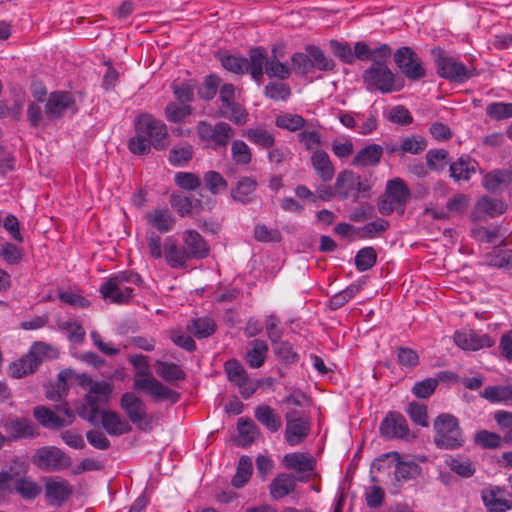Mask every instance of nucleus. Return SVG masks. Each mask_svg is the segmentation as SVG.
Wrapping results in <instances>:
<instances>
[{
  "mask_svg": "<svg viewBox=\"0 0 512 512\" xmlns=\"http://www.w3.org/2000/svg\"><path fill=\"white\" fill-rule=\"evenodd\" d=\"M184 249L191 258L203 259L209 254V247L203 237L195 230L188 229L183 232L182 236Z\"/></svg>",
  "mask_w": 512,
  "mask_h": 512,
  "instance_id": "obj_21",
  "label": "nucleus"
},
{
  "mask_svg": "<svg viewBox=\"0 0 512 512\" xmlns=\"http://www.w3.org/2000/svg\"><path fill=\"white\" fill-rule=\"evenodd\" d=\"M196 134L205 147L213 150L225 149L235 136L230 124L219 121L211 123L207 120L199 121L196 125Z\"/></svg>",
  "mask_w": 512,
  "mask_h": 512,
  "instance_id": "obj_2",
  "label": "nucleus"
},
{
  "mask_svg": "<svg viewBox=\"0 0 512 512\" xmlns=\"http://www.w3.org/2000/svg\"><path fill=\"white\" fill-rule=\"evenodd\" d=\"M305 51L310 55L313 71L319 70L323 72L333 71L335 68V62L333 59L327 57L324 51L315 46L308 45L305 48Z\"/></svg>",
  "mask_w": 512,
  "mask_h": 512,
  "instance_id": "obj_36",
  "label": "nucleus"
},
{
  "mask_svg": "<svg viewBox=\"0 0 512 512\" xmlns=\"http://www.w3.org/2000/svg\"><path fill=\"white\" fill-rule=\"evenodd\" d=\"M223 116L236 125H244L248 121V112L236 102L223 108Z\"/></svg>",
  "mask_w": 512,
  "mask_h": 512,
  "instance_id": "obj_61",
  "label": "nucleus"
},
{
  "mask_svg": "<svg viewBox=\"0 0 512 512\" xmlns=\"http://www.w3.org/2000/svg\"><path fill=\"white\" fill-rule=\"evenodd\" d=\"M436 54V51H433ZM439 76L455 83H463L477 75L475 68L466 67L454 57L445 55L441 50L437 51L435 59Z\"/></svg>",
  "mask_w": 512,
  "mask_h": 512,
  "instance_id": "obj_7",
  "label": "nucleus"
},
{
  "mask_svg": "<svg viewBox=\"0 0 512 512\" xmlns=\"http://www.w3.org/2000/svg\"><path fill=\"white\" fill-rule=\"evenodd\" d=\"M283 462L288 469H294L298 472H311L316 465L315 459L304 453L286 454Z\"/></svg>",
  "mask_w": 512,
  "mask_h": 512,
  "instance_id": "obj_32",
  "label": "nucleus"
},
{
  "mask_svg": "<svg viewBox=\"0 0 512 512\" xmlns=\"http://www.w3.org/2000/svg\"><path fill=\"white\" fill-rule=\"evenodd\" d=\"M232 159L236 164L247 165L251 162L252 154L249 146L242 140H235L231 145Z\"/></svg>",
  "mask_w": 512,
  "mask_h": 512,
  "instance_id": "obj_60",
  "label": "nucleus"
},
{
  "mask_svg": "<svg viewBox=\"0 0 512 512\" xmlns=\"http://www.w3.org/2000/svg\"><path fill=\"white\" fill-rule=\"evenodd\" d=\"M244 136L252 143L266 149L272 148L275 142L273 134L263 127L249 128Z\"/></svg>",
  "mask_w": 512,
  "mask_h": 512,
  "instance_id": "obj_44",
  "label": "nucleus"
},
{
  "mask_svg": "<svg viewBox=\"0 0 512 512\" xmlns=\"http://www.w3.org/2000/svg\"><path fill=\"white\" fill-rule=\"evenodd\" d=\"M377 260V254L373 247H365L358 251L355 256L356 268L363 272L372 268Z\"/></svg>",
  "mask_w": 512,
  "mask_h": 512,
  "instance_id": "obj_56",
  "label": "nucleus"
},
{
  "mask_svg": "<svg viewBox=\"0 0 512 512\" xmlns=\"http://www.w3.org/2000/svg\"><path fill=\"white\" fill-rule=\"evenodd\" d=\"M135 132L128 143L133 154L145 155L150 152L151 146L163 150L169 144L167 126L151 114H141L136 118Z\"/></svg>",
  "mask_w": 512,
  "mask_h": 512,
  "instance_id": "obj_1",
  "label": "nucleus"
},
{
  "mask_svg": "<svg viewBox=\"0 0 512 512\" xmlns=\"http://www.w3.org/2000/svg\"><path fill=\"white\" fill-rule=\"evenodd\" d=\"M187 329L196 338H206L215 332L216 324L211 318L202 317L192 320Z\"/></svg>",
  "mask_w": 512,
  "mask_h": 512,
  "instance_id": "obj_46",
  "label": "nucleus"
},
{
  "mask_svg": "<svg viewBox=\"0 0 512 512\" xmlns=\"http://www.w3.org/2000/svg\"><path fill=\"white\" fill-rule=\"evenodd\" d=\"M434 443L438 448L455 449L464 443L458 420L451 414H441L434 420Z\"/></svg>",
  "mask_w": 512,
  "mask_h": 512,
  "instance_id": "obj_3",
  "label": "nucleus"
},
{
  "mask_svg": "<svg viewBox=\"0 0 512 512\" xmlns=\"http://www.w3.org/2000/svg\"><path fill=\"white\" fill-rule=\"evenodd\" d=\"M13 488L24 500H33L42 492V487L32 478L27 476L15 479L13 482Z\"/></svg>",
  "mask_w": 512,
  "mask_h": 512,
  "instance_id": "obj_35",
  "label": "nucleus"
},
{
  "mask_svg": "<svg viewBox=\"0 0 512 512\" xmlns=\"http://www.w3.org/2000/svg\"><path fill=\"white\" fill-rule=\"evenodd\" d=\"M311 164L316 174L324 182L330 181L334 177L335 169L327 152L323 150L313 151Z\"/></svg>",
  "mask_w": 512,
  "mask_h": 512,
  "instance_id": "obj_26",
  "label": "nucleus"
},
{
  "mask_svg": "<svg viewBox=\"0 0 512 512\" xmlns=\"http://www.w3.org/2000/svg\"><path fill=\"white\" fill-rule=\"evenodd\" d=\"M133 387L137 391L149 393L156 401L168 400L171 403H176L180 399L178 392L165 386L151 374L148 362L137 369Z\"/></svg>",
  "mask_w": 512,
  "mask_h": 512,
  "instance_id": "obj_4",
  "label": "nucleus"
},
{
  "mask_svg": "<svg viewBox=\"0 0 512 512\" xmlns=\"http://www.w3.org/2000/svg\"><path fill=\"white\" fill-rule=\"evenodd\" d=\"M476 172V162L470 158H459L450 165V175L456 181L469 180L471 175Z\"/></svg>",
  "mask_w": 512,
  "mask_h": 512,
  "instance_id": "obj_39",
  "label": "nucleus"
},
{
  "mask_svg": "<svg viewBox=\"0 0 512 512\" xmlns=\"http://www.w3.org/2000/svg\"><path fill=\"white\" fill-rule=\"evenodd\" d=\"M481 396L491 403L512 400V384L488 386L481 392Z\"/></svg>",
  "mask_w": 512,
  "mask_h": 512,
  "instance_id": "obj_45",
  "label": "nucleus"
},
{
  "mask_svg": "<svg viewBox=\"0 0 512 512\" xmlns=\"http://www.w3.org/2000/svg\"><path fill=\"white\" fill-rule=\"evenodd\" d=\"M421 471L422 469L419 464L415 461L402 460L399 454V459H397L394 468V478L397 482H406L418 477Z\"/></svg>",
  "mask_w": 512,
  "mask_h": 512,
  "instance_id": "obj_34",
  "label": "nucleus"
},
{
  "mask_svg": "<svg viewBox=\"0 0 512 512\" xmlns=\"http://www.w3.org/2000/svg\"><path fill=\"white\" fill-rule=\"evenodd\" d=\"M98 414L104 430L112 436H120L129 433L132 428L129 422L123 419L117 412L102 410Z\"/></svg>",
  "mask_w": 512,
  "mask_h": 512,
  "instance_id": "obj_22",
  "label": "nucleus"
},
{
  "mask_svg": "<svg viewBox=\"0 0 512 512\" xmlns=\"http://www.w3.org/2000/svg\"><path fill=\"white\" fill-rule=\"evenodd\" d=\"M120 406L133 424L140 429H146V405L141 398L132 392H126L121 397Z\"/></svg>",
  "mask_w": 512,
  "mask_h": 512,
  "instance_id": "obj_18",
  "label": "nucleus"
},
{
  "mask_svg": "<svg viewBox=\"0 0 512 512\" xmlns=\"http://www.w3.org/2000/svg\"><path fill=\"white\" fill-rule=\"evenodd\" d=\"M363 80L369 88L382 93H391L397 90L395 75L387 65H371L363 72Z\"/></svg>",
  "mask_w": 512,
  "mask_h": 512,
  "instance_id": "obj_11",
  "label": "nucleus"
},
{
  "mask_svg": "<svg viewBox=\"0 0 512 512\" xmlns=\"http://www.w3.org/2000/svg\"><path fill=\"white\" fill-rule=\"evenodd\" d=\"M275 123L277 127L291 132L299 131L307 127V122L302 116L291 113L279 115Z\"/></svg>",
  "mask_w": 512,
  "mask_h": 512,
  "instance_id": "obj_49",
  "label": "nucleus"
},
{
  "mask_svg": "<svg viewBox=\"0 0 512 512\" xmlns=\"http://www.w3.org/2000/svg\"><path fill=\"white\" fill-rule=\"evenodd\" d=\"M512 182V172L507 169H496L488 172L483 178V186L490 192H495L502 186Z\"/></svg>",
  "mask_w": 512,
  "mask_h": 512,
  "instance_id": "obj_33",
  "label": "nucleus"
},
{
  "mask_svg": "<svg viewBox=\"0 0 512 512\" xmlns=\"http://www.w3.org/2000/svg\"><path fill=\"white\" fill-rule=\"evenodd\" d=\"M380 434L386 439H400L409 441L414 438L405 417L399 412L391 411L382 420Z\"/></svg>",
  "mask_w": 512,
  "mask_h": 512,
  "instance_id": "obj_14",
  "label": "nucleus"
},
{
  "mask_svg": "<svg viewBox=\"0 0 512 512\" xmlns=\"http://www.w3.org/2000/svg\"><path fill=\"white\" fill-rule=\"evenodd\" d=\"M155 372L160 378L171 384L183 381L186 378L184 370L172 362L157 360L155 362Z\"/></svg>",
  "mask_w": 512,
  "mask_h": 512,
  "instance_id": "obj_28",
  "label": "nucleus"
},
{
  "mask_svg": "<svg viewBox=\"0 0 512 512\" xmlns=\"http://www.w3.org/2000/svg\"><path fill=\"white\" fill-rule=\"evenodd\" d=\"M193 156V147L190 144L174 146L169 154V162L173 166H184Z\"/></svg>",
  "mask_w": 512,
  "mask_h": 512,
  "instance_id": "obj_57",
  "label": "nucleus"
},
{
  "mask_svg": "<svg viewBox=\"0 0 512 512\" xmlns=\"http://www.w3.org/2000/svg\"><path fill=\"white\" fill-rule=\"evenodd\" d=\"M481 498L490 512H506L512 507V501L506 499L505 491L497 486L483 489Z\"/></svg>",
  "mask_w": 512,
  "mask_h": 512,
  "instance_id": "obj_20",
  "label": "nucleus"
},
{
  "mask_svg": "<svg viewBox=\"0 0 512 512\" xmlns=\"http://www.w3.org/2000/svg\"><path fill=\"white\" fill-rule=\"evenodd\" d=\"M267 354L268 345L263 340L255 339L250 343L245 361L251 368H259L265 363Z\"/></svg>",
  "mask_w": 512,
  "mask_h": 512,
  "instance_id": "obj_31",
  "label": "nucleus"
},
{
  "mask_svg": "<svg viewBox=\"0 0 512 512\" xmlns=\"http://www.w3.org/2000/svg\"><path fill=\"white\" fill-rule=\"evenodd\" d=\"M33 414L37 421L44 427L60 428L65 425V420L63 418L44 406H37L34 409Z\"/></svg>",
  "mask_w": 512,
  "mask_h": 512,
  "instance_id": "obj_43",
  "label": "nucleus"
},
{
  "mask_svg": "<svg viewBox=\"0 0 512 512\" xmlns=\"http://www.w3.org/2000/svg\"><path fill=\"white\" fill-rule=\"evenodd\" d=\"M292 69L297 75L306 76L313 72L312 62L310 55L305 53L297 52L291 57Z\"/></svg>",
  "mask_w": 512,
  "mask_h": 512,
  "instance_id": "obj_58",
  "label": "nucleus"
},
{
  "mask_svg": "<svg viewBox=\"0 0 512 512\" xmlns=\"http://www.w3.org/2000/svg\"><path fill=\"white\" fill-rule=\"evenodd\" d=\"M383 155V148L378 144H370L360 149L352 160L353 166H375Z\"/></svg>",
  "mask_w": 512,
  "mask_h": 512,
  "instance_id": "obj_27",
  "label": "nucleus"
},
{
  "mask_svg": "<svg viewBox=\"0 0 512 512\" xmlns=\"http://www.w3.org/2000/svg\"><path fill=\"white\" fill-rule=\"evenodd\" d=\"M257 182L250 177L239 179L236 188L232 191V197L235 201L249 203L254 198Z\"/></svg>",
  "mask_w": 512,
  "mask_h": 512,
  "instance_id": "obj_37",
  "label": "nucleus"
},
{
  "mask_svg": "<svg viewBox=\"0 0 512 512\" xmlns=\"http://www.w3.org/2000/svg\"><path fill=\"white\" fill-rule=\"evenodd\" d=\"M506 210V204L499 199H493L488 196L481 197L473 211V216L475 219H482L485 217H496L501 215Z\"/></svg>",
  "mask_w": 512,
  "mask_h": 512,
  "instance_id": "obj_24",
  "label": "nucleus"
},
{
  "mask_svg": "<svg viewBox=\"0 0 512 512\" xmlns=\"http://www.w3.org/2000/svg\"><path fill=\"white\" fill-rule=\"evenodd\" d=\"M38 366L37 360L28 352L10 366V374L12 377L19 379L35 372Z\"/></svg>",
  "mask_w": 512,
  "mask_h": 512,
  "instance_id": "obj_41",
  "label": "nucleus"
},
{
  "mask_svg": "<svg viewBox=\"0 0 512 512\" xmlns=\"http://www.w3.org/2000/svg\"><path fill=\"white\" fill-rule=\"evenodd\" d=\"M249 70L251 77L255 81H260L263 77V69H266V63L268 62L266 50L262 47L252 48L249 51Z\"/></svg>",
  "mask_w": 512,
  "mask_h": 512,
  "instance_id": "obj_29",
  "label": "nucleus"
},
{
  "mask_svg": "<svg viewBox=\"0 0 512 512\" xmlns=\"http://www.w3.org/2000/svg\"><path fill=\"white\" fill-rule=\"evenodd\" d=\"M427 147V143L424 138L420 136H410L402 139L399 146L400 154H420Z\"/></svg>",
  "mask_w": 512,
  "mask_h": 512,
  "instance_id": "obj_53",
  "label": "nucleus"
},
{
  "mask_svg": "<svg viewBox=\"0 0 512 512\" xmlns=\"http://www.w3.org/2000/svg\"><path fill=\"white\" fill-rule=\"evenodd\" d=\"M486 114L493 120L512 118V103H491L486 107Z\"/></svg>",
  "mask_w": 512,
  "mask_h": 512,
  "instance_id": "obj_64",
  "label": "nucleus"
},
{
  "mask_svg": "<svg viewBox=\"0 0 512 512\" xmlns=\"http://www.w3.org/2000/svg\"><path fill=\"white\" fill-rule=\"evenodd\" d=\"M397 459H399L398 452L393 451L385 453L373 461L371 465V472H389L392 468H395Z\"/></svg>",
  "mask_w": 512,
  "mask_h": 512,
  "instance_id": "obj_63",
  "label": "nucleus"
},
{
  "mask_svg": "<svg viewBox=\"0 0 512 512\" xmlns=\"http://www.w3.org/2000/svg\"><path fill=\"white\" fill-rule=\"evenodd\" d=\"M147 223L159 231L167 233L175 226V217L168 208H156L145 215Z\"/></svg>",
  "mask_w": 512,
  "mask_h": 512,
  "instance_id": "obj_23",
  "label": "nucleus"
},
{
  "mask_svg": "<svg viewBox=\"0 0 512 512\" xmlns=\"http://www.w3.org/2000/svg\"><path fill=\"white\" fill-rule=\"evenodd\" d=\"M369 189L367 182L362 181L359 175L349 170L340 172L335 182L336 194L342 199L351 198L354 202L358 201L360 193L367 192Z\"/></svg>",
  "mask_w": 512,
  "mask_h": 512,
  "instance_id": "obj_10",
  "label": "nucleus"
},
{
  "mask_svg": "<svg viewBox=\"0 0 512 512\" xmlns=\"http://www.w3.org/2000/svg\"><path fill=\"white\" fill-rule=\"evenodd\" d=\"M239 443L242 446L250 445L258 436L257 426L251 420L240 418L238 421Z\"/></svg>",
  "mask_w": 512,
  "mask_h": 512,
  "instance_id": "obj_52",
  "label": "nucleus"
},
{
  "mask_svg": "<svg viewBox=\"0 0 512 512\" xmlns=\"http://www.w3.org/2000/svg\"><path fill=\"white\" fill-rule=\"evenodd\" d=\"M29 353L35 360H37V364L39 365L45 359H54L58 357V350L44 342H35Z\"/></svg>",
  "mask_w": 512,
  "mask_h": 512,
  "instance_id": "obj_55",
  "label": "nucleus"
},
{
  "mask_svg": "<svg viewBox=\"0 0 512 512\" xmlns=\"http://www.w3.org/2000/svg\"><path fill=\"white\" fill-rule=\"evenodd\" d=\"M394 61L401 72L410 80L425 77L421 59L410 47H401L394 53Z\"/></svg>",
  "mask_w": 512,
  "mask_h": 512,
  "instance_id": "obj_13",
  "label": "nucleus"
},
{
  "mask_svg": "<svg viewBox=\"0 0 512 512\" xmlns=\"http://www.w3.org/2000/svg\"><path fill=\"white\" fill-rule=\"evenodd\" d=\"M410 189L401 178L389 180L386 184L385 193L378 203V210L382 215H390L397 208L404 210V206L410 199Z\"/></svg>",
  "mask_w": 512,
  "mask_h": 512,
  "instance_id": "obj_6",
  "label": "nucleus"
},
{
  "mask_svg": "<svg viewBox=\"0 0 512 512\" xmlns=\"http://www.w3.org/2000/svg\"><path fill=\"white\" fill-rule=\"evenodd\" d=\"M164 253L166 263L173 269L186 267L187 261L190 259L188 252L179 247L171 237H168L164 242Z\"/></svg>",
  "mask_w": 512,
  "mask_h": 512,
  "instance_id": "obj_25",
  "label": "nucleus"
},
{
  "mask_svg": "<svg viewBox=\"0 0 512 512\" xmlns=\"http://www.w3.org/2000/svg\"><path fill=\"white\" fill-rule=\"evenodd\" d=\"M453 340L457 347L465 351H478L483 348H490L495 344V340L488 334L472 329L456 331Z\"/></svg>",
  "mask_w": 512,
  "mask_h": 512,
  "instance_id": "obj_15",
  "label": "nucleus"
},
{
  "mask_svg": "<svg viewBox=\"0 0 512 512\" xmlns=\"http://www.w3.org/2000/svg\"><path fill=\"white\" fill-rule=\"evenodd\" d=\"M361 290V285L357 283H353L349 285L344 290L336 293L329 299V306L331 309H339L344 304H346L349 300H351L359 291Z\"/></svg>",
  "mask_w": 512,
  "mask_h": 512,
  "instance_id": "obj_51",
  "label": "nucleus"
},
{
  "mask_svg": "<svg viewBox=\"0 0 512 512\" xmlns=\"http://www.w3.org/2000/svg\"><path fill=\"white\" fill-rule=\"evenodd\" d=\"M253 471L252 461L248 456H242L238 462L237 470L232 478L235 488H242L249 481Z\"/></svg>",
  "mask_w": 512,
  "mask_h": 512,
  "instance_id": "obj_47",
  "label": "nucleus"
},
{
  "mask_svg": "<svg viewBox=\"0 0 512 512\" xmlns=\"http://www.w3.org/2000/svg\"><path fill=\"white\" fill-rule=\"evenodd\" d=\"M286 420V441L290 446H295L307 437L310 429L309 421L304 417L296 416V412L287 414Z\"/></svg>",
  "mask_w": 512,
  "mask_h": 512,
  "instance_id": "obj_19",
  "label": "nucleus"
},
{
  "mask_svg": "<svg viewBox=\"0 0 512 512\" xmlns=\"http://www.w3.org/2000/svg\"><path fill=\"white\" fill-rule=\"evenodd\" d=\"M77 106L73 96L67 92H53L45 105V113L49 119H57L66 114H74Z\"/></svg>",
  "mask_w": 512,
  "mask_h": 512,
  "instance_id": "obj_17",
  "label": "nucleus"
},
{
  "mask_svg": "<svg viewBox=\"0 0 512 512\" xmlns=\"http://www.w3.org/2000/svg\"><path fill=\"white\" fill-rule=\"evenodd\" d=\"M193 108L189 104L170 102L165 107L164 115L167 121L171 123H181L191 116Z\"/></svg>",
  "mask_w": 512,
  "mask_h": 512,
  "instance_id": "obj_40",
  "label": "nucleus"
},
{
  "mask_svg": "<svg viewBox=\"0 0 512 512\" xmlns=\"http://www.w3.org/2000/svg\"><path fill=\"white\" fill-rule=\"evenodd\" d=\"M221 64L226 70L235 74H244L249 70L248 59L240 56H223L221 58Z\"/></svg>",
  "mask_w": 512,
  "mask_h": 512,
  "instance_id": "obj_54",
  "label": "nucleus"
},
{
  "mask_svg": "<svg viewBox=\"0 0 512 512\" xmlns=\"http://www.w3.org/2000/svg\"><path fill=\"white\" fill-rule=\"evenodd\" d=\"M33 463L41 470L54 472L71 466V458L55 446H45L38 449L33 456Z\"/></svg>",
  "mask_w": 512,
  "mask_h": 512,
  "instance_id": "obj_9",
  "label": "nucleus"
},
{
  "mask_svg": "<svg viewBox=\"0 0 512 512\" xmlns=\"http://www.w3.org/2000/svg\"><path fill=\"white\" fill-rule=\"evenodd\" d=\"M224 370L229 381L239 388V393L244 399L249 398L255 393L258 383L249 378L245 368L238 360H228L224 364Z\"/></svg>",
  "mask_w": 512,
  "mask_h": 512,
  "instance_id": "obj_12",
  "label": "nucleus"
},
{
  "mask_svg": "<svg viewBox=\"0 0 512 512\" xmlns=\"http://www.w3.org/2000/svg\"><path fill=\"white\" fill-rule=\"evenodd\" d=\"M173 93L180 103H189L194 99L195 84L192 81H184L172 85Z\"/></svg>",
  "mask_w": 512,
  "mask_h": 512,
  "instance_id": "obj_62",
  "label": "nucleus"
},
{
  "mask_svg": "<svg viewBox=\"0 0 512 512\" xmlns=\"http://www.w3.org/2000/svg\"><path fill=\"white\" fill-rule=\"evenodd\" d=\"M487 265L512 270V250H494L485 255Z\"/></svg>",
  "mask_w": 512,
  "mask_h": 512,
  "instance_id": "obj_48",
  "label": "nucleus"
},
{
  "mask_svg": "<svg viewBox=\"0 0 512 512\" xmlns=\"http://www.w3.org/2000/svg\"><path fill=\"white\" fill-rule=\"evenodd\" d=\"M5 429L13 438H26L35 436L34 426L30 421L24 418L6 422Z\"/></svg>",
  "mask_w": 512,
  "mask_h": 512,
  "instance_id": "obj_42",
  "label": "nucleus"
},
{
  "mask_svg": "<svg viewBox=\"0 0 512 512\" xmlns=\"http://www.w3.org/2000/svg\"><path fill=\"white\" fill-rule=\"evenodd\" d=\"M72 492L73 487L68 480L58 476L45 478V497L49 505L61 506L68 500Z\"/></svg>",
  "mask_w": 512,
  "mask_h": 512,
  "instance_id": "obj_16",
  "label": "nucleus"
},
{
  "mask_svg": "<svg viewBox=\"0 0 512 512\" xmlns=\"http://www.w3.org/2000/svg\"><path fill=\"white\" fill-rule=\"evenodd\" d=\"M77 380H79L82 387L87 389L85 400L92 415L95 416L99 412V406L109 401L113 392V385L106 381H93L86 374L77 376Z\"/></svg>",
  "mask_w": 512,
  "mask_h": 512,
  "instance_id": "obj_8",
  "label": "nucleus"
},
{
  "mask_svg": "<svg viewBox=\"0 0 512 512\" xmlns=\"http://www.w3.org/2000/svg\"><path fill=\"white\" fill-rule=\"evenodd\" d=\"M298 142L304 147L307 151H315L317 148L322 145V136L321 134L314 129H309L307 125L306 128L302 129L298 136Z\"/></svg>",
  "mask_w": 512,
  "mask_h": 512,
  "instance_id": "obj_50",
  "label": "nucleus"
},
{
  "mask_svg": "<svg viewBox=\"0 0 512 512\" xmlns=\"http://www.w3.org/2000/svg\"><path fill=\"white\" fill-rule=\"evenodd\" d=\"M139 280L140 278L136 274L120 272L102 283L99 291L105 300L124 304L132 298L133 294V288L129 287L127 283H137Z\"/></svg>",
  "mask_w": 512,
  "mask_h": 512,
  "instance_id": "obj_5",
  "label": "nucleus"
},
{
  "mask_svg": "<svg viewBox=\"0 0 512 512\" xmlns=\"http://www.w3.org/2000/svg\"><path fill=\"white\" fill-rule=\"evenodd\" d=\"M296 486L295 478L289 474H279L270 484V495L273 499L279 500L294 491Z\"/></svg>",
  "mask_w": 512,
  "mask_h": 512,
  "instance_id": "obj_30",
  "label": "nucleus"
},
{
  "mask_svg": "<svg viewBox=\"0 0 512 512\" xmlns=\"http://www.w3.org/2000/svg\"><path fill=\"white\" fill-rule=\"evenodd\" d=\"M255 418L272 432L279 430L282 425L281 418L267 405H261L255 409Z\"/></svg>",
  "mask_w": 512,
  "mask_h": 512,
  "instance_id": "obj_38",
  "label": "nucleus"
},
{
  "mask_svg": "<svg viewBox=\"0 0 512 512\" xmlns=\"http://www.w3.org/2000/svg\"><path fill=\"white\" fill-rule=\"evenodd\" d=\"M265 72L270 78H279L281 80H285L289 78L291 74V68L287 64L278 60L276 56H274L266 63Z\"/></svg>",
  "mask_w": 512,
  "mask_h": 512,
  "instance_id": "obj_59",
  "label": "nucleus"
}]
</instances>
